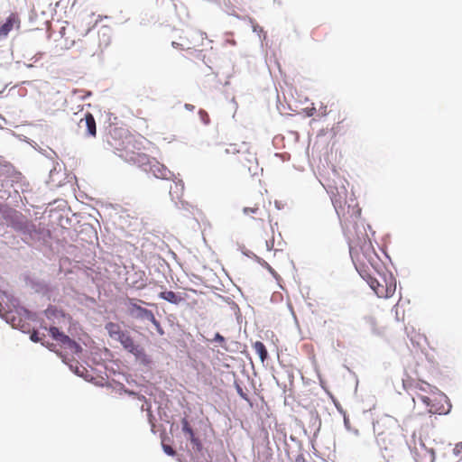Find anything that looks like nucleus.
Returning <instances> with one entry per match:
<instances>
[{
	"label": "nucleus",
	"mask_w": 462,
	"mask_h": 462,
	"mask_svg": "<svg viewBox=\"0 0 462 462\" xmlns=\"http://www.w3.org/2000/svg\"><path fill=\"white\" fill-rule=\"evenodd\" d=\"M356 259L357 271L379 298L387 299L394 294L396 281L391 273L388 275L379 274L378 278L373 277L369 273L370 268L375 269L377 256L374 250L367 249L362 254H356Z\"/></svg>",
	"instance_id": "1"
},
{
	"label": "nucleus",
	"mask_w": 462,
	"mask_h": 462,
	"mask_svg": "<svg viewBox=\"0 0 462 462\" xmlns=\"http://www.w3.org/2000/svg\"><path fill=\"white\" fill-rule=\"evenodd\" d=\"M348 182L337 177L328 184V193L341 223L356 222L361 216V208L352 192L347 190Z\"/></svg>",
	"instance_id": "2"
},
{
	"label": "nucleus",
	"mask_w": 462,
	"mask_h": 462,
	"mask_svg": "<svg viewBox=\"0 0 462 462\" xmlns=\"http://www.w3.org/2000/svg\"><path fill=\"white\" fill-rule=\"evenodd\" d=\"M397 429L396 421L388 415H384L374 423V431L378 446L384 450L393 448L398 441L394 432Z\"/></svg>",
	"instance_id": "3"
},
{
	"label": "nucleus",
	"mask_w": 462,
	"mask_h": 462,
	"mask_svg": "<svg viewBox=\"0 0 462 462\" xmlns=\"http://www.w3.org/2000/svg\"><path fill=\"white\" fill-rule=\"evenodd\" d=\"M268 206H270V202L266 201L265 196L262 192H257L253 196L250 204L243 208V213L255 221L264 222L268 220L271 222Z\"/></svg>",
	"instance_id": "4"
},
{
	"label": "nucleus",
	"mask_w": 462,
	"mask_h": 462,
	"mask_svg": "<svg viewBox=\"0 0 462 462\" xmlns=\"http://www.w3.org/2000/svg\"><path fill=\"white\" fill-rule=\"evenodd\" d=\"M135 161L140 163L146 172L152 173L158 179H169L171 176L169 171L163 164L157 162L155 159H150L144 153L137 154Z\"/></svg>",
	"instance_id": "5"
},
{
	"label": "nucleus",
	"mask_w": 462,
	"mask_h": 462,
	"mask_svg": "<svg viewBox=\"0 0 462 462\" xmlns=\"http://www.w3.org/2000/svg\"><path fill=\"white\" fill-rule=\"evenodd\" d=\"M49 332L53 339L60 342L61 346L69 349L71 354H78L81 352V346L76 341L69 338V337L60 332L56 327L50 328Z\"/></svg>",
	"instance_id": "6"
},
{
	"label": "nucleus",
	"mask_w": 462,
	"mask_h": 462,
	"mask_svg": "<svg viewBox=\"0 0 462 462\" xmlns=\"http://www.w3.org/2000/svg\"><path fill=\"white\" fill-rule=\"evenodd\" d=\"M413 456L416 462H434L435 460L433 448H427L421 440L414 444Z\"/></svg>",
	"instance_id": "7"
},
{
	"label": "nucleus",
	"mask_w": 462,
	"mask_h": 462,
	"mask_svg": "<svg viewBox=\"0 0 462 462\" xmlns=\"http://www.w3.org/2000/svg\"><path fill=\"white\" fill-rule=\"evenodd\" d=\"M78 126L83 130V134L88 137H96L97 125L93 115L87 112L82 118L78 122Z\"/></svg>",
	"instance_id": "8"
},
{
	"label": "nucleus",
	"mask_w": 462,
	"mask_h": 462,
	"mask_svg": "<svg viewBox=\"0 0 462 462\" xmlns=\"http://www.w3.org/2000/svg\"><path fill=\"white\" fill-rule=\"evenodd\" d=\"M128 309L129 312L132 315H134L136 318L144 319L147 320L153 319V313L152 312V310L137 305L133 299L128 300Z\"/></svg>",
	"instance_id": "9"
},
{
	"label": "nucleus",
	"mask_w": 462,
	"mask_h": 462,
	"mask_svg": "<svg viewBox=\"0 0 462 462\" xmlns=\"http://www.w3.org/2000/svg\"><path fill=\"white\" fill-rule=\"evenodd\" d=\"M20 23L17 14L12 13L5 21H0V37L6 36L14 26L18 27Z\"/></svg>",
	"instance_id": "10"
},
{
	"label": "nucleus",
	"mask_w": 462,
	"mask_h": 462,
	"mask_svg": "<svg viewBox=\"0 0 462 462\" xmlns=\"http://www.w3.org/2000/svg\"><path fill=\"white\" fill-rule=\"evenodd\" d=\"M250 149L251 147L248 145V150H245V153L238 156V162L247 168L249 171H252V168H256L258 164L255 152L250 151Z\"/></svg>",
	"instance_id": "11"
},
{
	"label": "nucleus",
	"mask_w": 462,
	"mask_h": 462,
	"mask_svg": "<svg viewBox=\"0 0 462 462\" xmlns=\"http://www.w3.org/2000/svg\"><path fill=\"white\" fill-rule=\"evenodd\" d=\"M245 150H248V143H242L240 145L236 143H230L227 145V147L225 148L224 153L226 155H236V154H245Z\"/></svg>",
	"instance_id": "12"
},
{
	"label": "nucleus",
	"mask_w": 462,
	"mask_h": 462,
	"mask_svg": "<svg viewBox=\"0 0 462 462\" xmlns=\"http://www.w3.org/2000/svg\"><path fill=\"white\" fill-rule=\"evenodd\" d=\"M98 37H99L98 48L100 50L106 48L110 44V42H111L109 28L102 27L98 31Z\"/></svg>",
	"instance_id": "13"
},
{
	"label": "nucleus",
	"mask_w": 462,
	"mask_h": 462,
	"mask_svg": "<svg viewBox=\"0 0 462 462\" xmlns=\"http://www.w3.org/2000/svg\"><path fill=\"white\" fill-rule=\"evenodd\" d=\"M106 329L107 330L109 336L118 340L122 337V334H125L126 332L121 330L120 326L114 322H109L106 325Z\"/></svg>",
	"instance_id": "14"
},
{
	"label": "nucleus",
	"mask_w": 462,
	"mask_h": 462,
	"mask_svg": "<svg viewBox=\"0 0 462 462\" xmlns=\"http://www.w3.org/2000/svg\"><path fill=\"white\" fill-rule=\"evenodd\" d=\"M365 321L373 334L380 336L383 333V328L378 325L375 318L368 316L365 318Z\"/></svg>",
	"instance_id": "15"
},
{
	"label": "nucleus",
	"mask_w": 462,
	"mask_h": 462,
	"mask_svg": "<svg viewBox=\"0 0 462 462\" xmlns=\"http://www.w3.org/2000/svg\"><path fill=\"white\" fill-rule=\"evenodd\" d=\"M159 297L173 304H179L183 300L182 297L171 291H162Z\"/></svg>",
	"instance_id": "16"
},
{
	"label": "nucleus",
	"mask_w": 462,
	"mask_h": 462,
	"mask_svg": "<svg viewBox=\"0 0 462 462\" xmlns=\"http://www.w3.org/2000/svg\"><path fill=\"white\" fill-rule=\"evenodd\" d=\"M253 348L254 349L256 354L259 356L262 363H263L268 357V352H267V349H266L265 346L263 345V343L261 341H256L253 344Z\"/></svg>",
	"instance_id": "17"
},
{
	"label": "nucleus",
	"mask_w": 462,
	"mask_h": 462,
	"mask_svg": "<svg viewBox=\"0 0 462 462\" xmlns=\"http://www.w3.org/2000/svg\"><path fill=\"white\" fill-rule=\"evenodd\" d=\"M131 354H133L136 358L140 359L143 363H148L147 356L144 352V349L139 345H134L132 348L129 349Z\"/></svg>",
	"instance_id": "18"
},
{
	"label": "nucleus",
	"mask_w": 462,
	"mask_h": 462,
	"mask_svg": "<svg viewBox=\"0 0 462 462\" xmlns=\"http://www.w3.org/2000/svg\"><path fill=\"white\" fill-rule=\"evenodd\" d=\"M119 342L127 351L135 345L134 339L127 333L122 334V337L119 339Z\"/></svg>",
	"instance_id": "19"
},
{
	"label": "nucleus",
	"mask_w": 462,
	"mask_h": 462,
	"mask_svg": "<svg viewBox=\"0 0 462 462\" xmlns=\"http://www.w3.org/2000/svg\"><path fill=\"white\" fill-rule=\"evenodd\" d=\"M181 423L183 432L187 433L189 436V438L192 435H195L187 419H183Z\"/></svg>",
	"instance_id": "20"
},
{
	"label": "nucleus",
	"mask_w": 462,
	"mask_h": 462,
	"mask_svg": "<svg viewBox=\"0 0 462 462\" xmlns=\"http://www.w3.org/2000/svg\"><path fill=\"white\" fill-rule=\"evenodd\" d=\"M266 243V247L269 251L271 250H274V251H277V250H281L280 248H277L275 246V238L274 237H272L271 239H267L265 241Z\"/></svg>",
	"instance_id": "21"
},
{
	"label": "nucleus",
	"mask_w": 462,
	"mask_h": 462,
	"mask_svg": "<svg viewBox=\"0 0 462 462\" xmlns=\"http://www.w3.org/2000/svg\"><path fill=\"white\" fill-rule=\"evenodd\" d=\"M153 326L155 327L157 332L160 334V335H163L164 334V330L162 329L160 322L155 319V317L153 316V319L152 320H150Z\"/></svg>",
	"instance_id": "22"
},
{
	"label": "nucleus",
	"mask_w": 462,
	"mask_h": 462,
	"mask_svg": "<svg viewBox=\"0 0 462 462\" xmlns=\"http://www.w3.org/2000/svg\"><path fill=\"white\" fill-rule=\"evenodd\" d=\"M162 448L163 451L169 456H174L176 453L175 450L169 445L162 444Z\"/></svg>",
	"instance_id": "23"
},
{
	"label": "nucleus",
	"mask_w": 462,
	"mask_h": 462,
	"mask_svg": "<svg viewBox=\"0 0 462 462\" xmlns=\"http://www.w3.org/2000/svg\"><path fill=\"white\" fill-rule=\"evenodd\" d=\"M133 285L136 289L141 290V289H143L146 286V282H145V281L143 278H141L140 282H138V281L134 282Z\"/></svg>",
	"instance_id": "24"
},
{
	"label": "nucleus",
	"mask_w": 462,
	"mask_h": 462,
	"mask_svg": "<svg viewBox=\"0 0 462 462\" xmlns=\"http://www.w3.org/2000/svg\"><path fill=\"white\" fill-rule=\"evenodd\" d=\"M453 451H454V453H455L456 455H457V456H458V455H460V454L462 453V442H461V443H457V444L455 446V448H454Z\"/></svg>",
	"instance_id": "25"
},
{
	"label": "nucleus",
	"mask_w": 462,
	"mask_h": 462,
	"mask_svg": "<svg viewBox=\"0 0 462 462\" xmlns=\"http://www.w3.org/2000/svg\"><path fill=\"white\" fill-rule=\"evenodd\" d=\"M238 394L245 401H248L247 394L244 393L243 389L237 385L236 387Z\"/></svg>",
	"instance_id": "26"
},
{
	"label": "nucleus",
	"mask_w": 462,
	"mask_h": 462,
	"mask_svg": "<svg viewBox=\"0 0 462 462\" xmlns=\"http://www.w3.org/2000/svg\"><path fill=\"white\" fill-rule=\"evenodd\" d=\"M189 440L191 441V443H193L194 445H196L198 447L201 446V443H200L199 439L198 438H196L195 435H192L189 438Z\"/></svg>",
	"instance_id": "27"
},
{
	"label": "nucleus",
	"mask_w": 462,
	"mask_h": 462,
	"mask_svg": "<svg viewBox=\"0 0 462 462\" xmlns=\"http://www.w3.org/2000/svg\"><path fill=\"white\" fill-rule=\"evenodd\" d=\"M31 339L33 341V342H40L42 341V338L39 337V334L37 332H33L32 335H31Z\"/></svg>",
	"instance_id": "28"
},
{
	"label": "nucleus",
	"mask_w": 462,
	"mask_h": 462,
	"mask_svg": "<svg viewBox=\"0 0 462 462\" xmlns=\"http://www.w3.org/2000/svg\"><path fill=\"white\" fill-rule=\"evenodd\" d=\"M214 340L218 342V343H223L225 341V338L223 336H221L219 333H217L215 335V337H214Z\"/></svg>",
	"instance_id": "29"
},
{
	"label": "nucleus",
	"mask_w": 462,
	"mask_h": 462,
	"mask_svg": "<svg viewBox=\"0 0 462 462\" xmlns=\"http://www.w3.org/2000/svg\"><path fill=\"white\" fill-rule=\"evenodd\" d=\"M316 111L315 107H310L306 109V113L308 116H312Z\"/></svg>",
	"instance_id": "30"
},
{
	"label": "nucleus",
	"mask_w": 462,
	"mask_h": 462,
	"mask_svg": "<svg viewBox=\"0 0 462 462\" xmlns=\"http://www.w3.org/2000/svg\"><path fill=\"white\" fill-rule=\"evenodd\" d=\"M428 387H430V385L429 383H421L420 386V389L422 390V391H426V388H428Z\"/></svg>",
	"instance_id": "31"
},
{
	"label": "nucleus",
	"mask_w": 462,
	"mask_h": 462,
	"mask_svg": "<svg viewBox=\"0 0 462 462\" xmlns=\"http://www.w3.org/2000/svg\"><path fill=\"white\" fill-rule=\"evenodd\" d=\"M327 114H328V112H327V107H326V106L321 107V108H320V116H326Z\"/></svg>",
	"instance_id": "32"
},
{
	"label": "nucleus",
	"mask_w": 462,
	"mask_h": 462,
	"mask_svg": "<svg viewBox=\"0 0 462 462\" xmlns=\"http://www.w3.org/2000/svg\"><path fill=\"white\" fill-rule=\"evenodd\" d=\"M171 45H172L174 48H182V44H181V43H179V42H172Z\"/></svg>",
	"instance_id": "33"
},
{
	"label": "nucleus",
	"mask_w": 462,
	"mask_h": 462,
	"mask_svg": "<svg viewBox=\"0 0 462 462\" xmlns=\"http://www.w3.org/2000/svg\"><path fill=\"white\" fill-rule=\"evenodd\" d=\"M421 401H422L423 402H425V403H429L430 398H429V397H427V396H422V397H421Z\"/></svg>",
	"instance_id": "34"
},
{
	"label": "nucleus",
	"mask_w": 462,
	"mask_h": 462,
	"mask_svg": "<svg viewBox=\"0 0 462 462\" xmlns=\"http://www.w3.org/2000/svg\"><path fill=\"white\" fill-rule=\"evenodd\" d=\"M186 107H187L188 109H190V110H191V109H193V106H191V105H186Z\"/></svg>",
	"instance_id": "35"
}]
</instances>
